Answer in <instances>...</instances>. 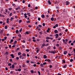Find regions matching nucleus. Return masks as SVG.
<instances>
[{"instance_id": "56", "label": "nucleus", "mask_w": 75, "mask_h": 75, "mask_svg": "<svg viewBox=\"0 0 75 75\" xmlns=\"http://www.w3.org/2000/svg\"><path fill=\"white\" fill-rule=\"evenodd\" d=\"M8 54V52H6L5 53V54L6 55Z\"/></svg>"}, {"instance_id": "28", "label": "nucleus", "mask_w": 75, "mask_h": 75, "mask_svg": "<svg viewBox=\"0 0 75 75\" xmlns=\"http://www.w3.org/2000/svg\"><path fill=\"white\" fill-rule=\"evenodd\" d=\"M19 23H21V22H22V20H19Z\"/></svg>"}, {"instance_id": "8", "label": "nucleus", "mask_w": 75, "mask_h": 75, "mask_svg": "<svg viewBox=\"0 0 75 75\" xmlns=\"http://www.w3.org/2000/svg\"><path fill=\"white\" fill-rule=\"evenodd\" d=\"M41 17L42 18H45V16L44 15H41Z\"/></svg>"}, {"instance_id": "18", "label": "nucleus", "mask_w": 75, "mask_h": 75, "mask_svg": "<svg viewBox=\"0 0 75 75\" xmlns=\"http://www.w3.org/2000/svg\"><path fill=\"white\" fill-rule=\"evenodd\" d=\"M19 32V31H18V30H16V34H18Z\"/></svg>"}, {"instance_id": "63", "label": "nucleus", "mask_w": 75, "mask_h": 75, "mask_svg": "<svg viewBox=\"0 0 75 75\" xmlns=\"http://www.w3.org/2000/svg\"><path fill=\"white\" fill-rule=\"evenodd\" d=\"M50 40H53V38H52V37H50Z\"/></svg>"}, {"instance_id": "26", "label": "nucleus", "mask_w": 75, "mask_h": 75, "mask_svg": "<svg viewBox=\"0 0 75 75\" xmlns=\"http://www.w3.org/2000/svg\"><path fill=\"white\" fill-rule=\"evenodd\" d=\"M18 71H19V72H20L21 71V69L19 68L18 69Z\"/></svg>"}, {"instance_id": "3", "label": "nucleus", "mask_w": 75, "mask_h": 75, "mask_svg": "<svg viewBox=\"0 0 75 75\" xmlns=\"http://www.w3.org/2000/svg\"><path fill=\"white\" fill-rule=\"evenodd\" d=\"M51 53L54 54L56 53V51H55V50H54L53 51H52Z\"/></svg>"}, {"instance_id": "15", "label": "nucleus", "mask_w": 75, "mask_h": 75, "mask_svg": "<svg viewBox=\"0 0 75 75\" xmlns=\"http://www.w3.org/2000/svg\"><path fill=\"white\" fill-rule=\"evenodd\" d=\"M51 21H54V18L53 17H52L51 18Z\"/></svg>"}, {"instance_id": "57", "label": "nucleus", "mask_w": 75, "mask_h": 75, "mask_svg": "<svg viewBox=\"0 0 75 75\" xmlns=\"http://www.w3.org/2000/svg\"><path fill=\"white\" fill-rule=\"evenodd\" d=\"M28 7H31V5H30V4H29L28 5Z\"/></svg>"}, {"instance_id": "62", "label": "nucleus", "mask_w": 75, "mask_h": 75, "mask_svg": "<svg viewBox=\"0 0 75 75\" xmlns=\"http://www.w3.org/2000/svg\"><path fill=\"white\" fill-rule=\"evenodd\" d=\"M17 41L16 40L15 41V42L14 43V44H17Z\"/></svg>"}, {"instance_id": "49", "label": "nucleus", "mask_w": 75, "mask_h": 75, "mask_svg": "<svg viewBox=\"0 0 75 75\" xmlns=\"http://www.w3.org/2000/svg\"><path fill=\"white\" fill-rule=\"evenodd\" d=\"M74 55V54H69V53L68 54V55H69V56H71V55Z\"/></svg>"}, {"instance_id": "17", "label": "nucleus", "mask_w": 75, "mask_h": 75, "mask_svg": "<svg viewBox=\"0 0 75 75\" xmlns=\"http://www.w3.org/2000/svg\"><path fill=\"white\" fill-rule=\"evenodd\" d=\"M45 45V43L43 44H42V47H44L45 46V47L46 46V45Z\"/></svg>"}, {"instance_id": "19", "label": "nucleus", "mask_w": 75, "mask_h": 75, "mask_svg": "<svg viewBox=\"0 0 75 75\" xmlns=\"http://www.w3.org/2000/svg\"><path fill=\"white\" fill-rule=\"evenodd\" d=\"M46 39H47V40H50V37H46Z\"/></svg>"}, {"instance_id": "32", "label": "nucleus", "mask_w": 75, "mask_h": 75, "mask_svg": "<svg viewBox=\"0 0 75 75\" xmlns=\"http://www.w3.org/2000/svg\"><path fill=\"white\" fill-rule=\"evenodd\" d=\"M13 41V39H11L10 42V43H11Z\"/></svg>"}, {"instance_id": "59", "label": "nucleus", "mask_w": 75, "mask_h": 75, "mask_svg": "<svg viewBox=\"0 0 75 75\" xmlns=\"http://www.w3.org/2000/svg\"><path fill=\"white\" fill-rule=\"evenodd\" d=\"M40 66L42 67H43V64H40Z\"/></svg>"}, {"instance_id": "23", "label": "nucleus", "mask_w": 75, "mask_h": 75, "mask_svg": "<svg viewBox=\"0 0 75 75\" xmlns=\"http://www.w3.org/2000/svg\"><path fill=\"white\" fill-rule=\"evenodd\" d=\"M12 6L14 7H16V4H12Z\"/></svg>"}, {"instance_id": "33", "label": "nucleus", "mask_w": 75, "mask_h": 75, "mask_svg": "<svg viewBox=\"0 0 75 75\" xmlns=\"http://www.w3.org/2000/svg\"><path fill=\"white\" fill-rule=\"evenodd\" d=\"M4 28L5 29H7V26H5Z\"/></svg>"}, {"instance_id": "55", "label": "nucleus", "mask_w": 75, "mask_h": 75, "mask_svg": "<svg viewBox=\"0 0 75 75\" xmlns=\"http://www.w3.org/2000/svg\"><path fill=\"white\" fill-rule=\"evenodd\" d=\"M29 33H28V32L26 31V34H29Z\"/></svg>"}, {"instance_id": "54", "label": "nucleus", "mask_w": 75, "mask_h": 75, "mask_svg": "<svg viewBox=\"0 0 75 75\" xmlns=\"http://www.w3.org/2000/svg\"><path fill=\"white\" fill-rule=\"evenodd\" d=\"M38 74L39 75H40V71H38Z\"/></svg>"}, {"instance_id": "61", "label": "nucleus", "mask_w": 75, "mask_h": 75, "mask_svg": "<svg viewBox=\"0 0 75 75\" xmlns=\"http://www.w3.org/2000/svg\"><path fill=\"white\" fill-rule=\"evenodd\" d=\"M59 44H57L56 45V46H57V47H59Z\"/></svg>"}, {"instance_id": "53", "label": "nucleus", "mask_w": 75, "mask_h": 75, "mask_svg": "<svg viewBox=\"0 0 75 75\" xmlns=\"http://www.w3.org/2000/svg\"><path fill=\"white\" fill-rule=\"evenodd\" d=\"M38 26L39 27H42V25H39Z\"/></svg>"}, {"instance_id": "58", "label": "nucleus", "mask_w": 75, "mask_h": 75, "mask_svg": "<svg viewBox=\"0 0 75 75\" xmlns=\"http://www.w3.org/2000/svg\"><path fill=\"white\" fill-rule=\"evenodd\" d=\"M56 8H57V9H59V7L57 6L56 7Z\"/></svg>"}, {"instance_id": "27", "label": "nucleus", "mask_w": 75, "mask_h": 75, "mask_svg": "<svg viewBox=\"0 0 75 75\" xmlns=\"http://www.w3.org/2000/svg\"><path fill=\"white\" fill-rule=\"evenodd\" d=\"M55 26H56V27H58V24H56Z\"/></svg>"}, {"instance_id": "48", "label": "nucleus", "mask_w": 75, "mask_h": 75, "mask_svg": "<svg viewBox=\"0 0 75 75\" xmlns=\"http://www.w3.org/2000/svg\"><path fill=\"white\" fill-rule=\"evenodd\" d=\"M62 62H63V63H65V61L64 60H62Z\"/></svg>"}, {"instance_id": "43", "label": "nucleus", "mask_w": 75, "mask_h": 75, "mask_svg": "<svg viewBox=\"0 0 75 75\" xmlns=\"http://www.w3.org/2000/svg\"><path fill=\"white\" fill-rule=\"evenodd\" d=\"M25 0H23L22 1V3H25Z\"/></svg>"}, {"instance_id": "35", "label": "nucleus", "mask_w": 75, "mask_h": 75, "mask_svg": "<svg viewBox=\"0 0 75 75\" xmlns=\"http://www.w3.org/2000/svg\"><path fill=\"white\" fill-rule=\"evenodd\" d=\"M72 42V41L71 40H70L69 41V44H70V43H71Z\"/></svg>"}, {"instance_id": "37", "label": "nucleus", "mask_w": 75, "mask_h": 75, "mask_svg": "<svg viewBox=\"0 0 75 75\" xmlns=\"http://www.w3.org/2000/svg\"><path fill=\"white\" fill-rule=\"evenodd\" d=\"M18 36L19 37H20V38H21V35L20 34H19L18 35Z\"/></svg>"}, {"instance_id": "45", "label": "nucleus", "mask_w": 75, "mask_h": 75, "mask_svg": "<svg viewBox=\"0 0 75 75\" xmlns=\"http://www.w3.org/2000/svg\"><path fill=\"white\" fill-rule=\"evenodd\" d=\"M74 61V60H73V59H71L70 60V62H72V61Z\"/></svg>"}, {"instance_id": "42", "label": "nucleus", "mask_w": 75, "mask_h": 75, "mask_svg": "<svg viewBox=\"0 0 75 75\" xmlns=\"http://www.w3.org/2000/svg\"><path fill=\"white\" fill-rule=\"evenodd\" d=\"M49 37H53V35H49Z\"/></svg>"}, {"instance_id": "30", "label": "nucleus", "mask_w": 75, "mask_h": 75, "mask_svg": "<svg viewBox=\"0 0 75 75\" xmlns=\"http://www.w3.org/2000/svg\"><path fill=\"white\" fill-rule=\"evenodd\" d=\"M20 50V48H17L16 50V51L17 52V51H18V50Z\"/></svg>"}, {"instance_id": "44", "label": "nucleus", "mask_w": 75, "mask_h": 75, "mask_svg": "<svg viewBox=\"0 0 75 75\" xmlns=\"http://www.w3.org/2000/svg\"><path fill=\"white\" fill-rule=\"evenodd\" d=\"M5 40H7V37L5 36L4 38Z\"/></svg>"}, {"instance_id": "38", "label": "nucleus", "mask_w": 75, "mask_h": 75, "mask_svg": "<svg viewBox=\"0 0 75 75\" xmlns=\"http://www.w3.org/2000/svg\"><path fill=\"white\" fill-rule=\"evenodd\" d=\"M21 31H22V28H21V29H20L19 30L20 33H21Z\"/></svg>"}, {"instance_id": "4", "label": "nucleus", "mask_w": 75, "mask_h": 75, "mask_svg": "<svg viewBox=\"0 0 75 75\" xmlns=\"http://www.w3.org/2000/svg\"><path fill=\"white\" fill-rule=\"evenodd\" d=\"M55 36H56L55 37V38H58V37L59 36V35L58 34H56L55 35Z\"/></svg>"}, {"instance_id": "36", "label": "nucleus", "mask_w": 75, "mask_h": 75, "mask_svg": "<svg viewBox=\"0 0 75 75\" xmlns=\"http://www.w3.org/2000/svg\"><path fill=\"white\" fill-rule=\"evenodd\" d=\"M31 72L32 74H34V71L33 70H32L31 71Z\"/></svg>"}, {"instance_id": "22", "label": "nucleus", "mask_w": 75, "mask_h": 75, "mask_svg": "<svg viewBox=\"0 0 75 75\" xmlns=\"http://www.w3.org/2000/svg\"><path fill=\"white\" fill-rule=\"evenodd\" d=\"M0 17H4V15H1V13H0Z\"/></svg>"}, {"instance_id": "10", "label": "nucleus", "mask_w": 75, "mask_h": 75, "mask_svg": "<svg viewBox=\"0 0 75 75\" xmlns=\"http://www.w3.org/2000/svg\"><path fill=\"white\" fill-rule=\"evenodd\" d=\"M67 67V65L65 64L63 67L64 68H66Z\"/></svg>"}, {"instance_id": "12", "label": "nucleus", "mask_w": 75, "mask_h": 75, "mask_svg": "<svg viewBox=\"0 0 75 75\" xmlns=\"http://www.w3.org/2000/svg\"><path fill=\"white\" fill-rule=\"evenodd\" d=\"M48 3H49V4L51 5V1L50 0H49L48 1Z\"/></svg>"}, {"instance_id": "40", "label": "nucleus", "mask_w": 75, "mask_h": 75, "mask_svg": "<svg viewBox=\"0 0 75 75\" xmlns=\"http://www.w3.org/2000/svg\"><path fill=\"white\" fill-rule=\"evenodd\" d=\"M8 66H11V63H9L8 64Z\"/></svg>"}, {"instance_id": "47", "label": "nucleus", "mask_w": 75, "mask_h": 75, "mask_svg": "<svg viewBox=\"0 0 75 75\" xmlns=\"http://www.w3.org/2000/svg\"><path fill=\"white\" fill-rule=\"evenodd\" d=\"M16 59H17V60H18V59H19V58L18 57H16Z\"/></svg>"}, {"instance_id": "51", "label": "nucleus", "mask_w": 75, "mask_h": 75, "mask_svg": "<svg viewBox=\"0 0 75 75\" xmlns=\"http://www.w3.org/2000/svg\"><path fill=\"white\" fill-rule=\"evenodd\" d=\"M38 21H40V20H41V19H40V18H38Z\"/></svg>"}, {"instance_id": "25", "label": "nucleus", "mask_w": 75, "mask_h": 75, "mask_svg": "<svg viewBox=\"0 0 75 75\" xmlns=\"http://www.w3.org/2000/svg\"><path fill=\"white\" fill-rule=\"evenodd\" d=\"M43 65H47V63L46 62H45L44 63H43Z\"/></svg>"}, {"instance_id": "13", "label": "nucleus", "mask_w": 75, "mask_h": 75, "mask_svg": "<svg viewBox=\"0 0 75 75\" xmlns=\"http://www.w3.org/2000/svg\"><path fill=\"white\" fill-rule=\"evenodd\" d=\"M22 54V53L21 52H19L18 53V55H21Z\"/></svg>"}, {"instance_id": "50", "label": "nucleus", "mask_w": 75, "mask_h": 75, "mask_svg": "<svg viewBox=\"0 0 75 75\" xmlns=\"http://www.w3.org/2000/svg\"><path fill=\"white\" fill-rule=\"evenodd\" d=\"M27 63L28 64V63H29V62H30V61L29 60H27V61H26Z\"/></svg>"}, {"instance_id": "52", "label": "nucleus", "mask_w": 75, "mask_h": 75, "mask_svg": "<svg viewBox=\"0 0 75 75\" xmlns=\"http://www.w3.org/2000/svg\"><path fill=\"white\" fill-rule=\"evenodd\" d=\"M61 38H58V40L59 41H60V40H61Z\"/></svg>"}, {"instance_id": "60", "label": "nucleus", "mask_w": 75, "mask_h": 75, "mask_svg": "<svg viewBox=\"0 0 75 75\" xmlns=\"http://www.w3.org/2000/svg\"><path fill=\"white\" fill-rule=\"evenodd\" d=\"M9 10L10 11V10H12V8H10L9 9Z\"/></svg>"}, {"instance_id": "11", "label": "nucleus", "mask_w": 75, "mask_h": 75, "mask_svg": "<svg viewBox=\"0 0 75 75\" xmlns=\"http://www.w3.org/2000/svg\"><path fill=\"white\" fill-rule=\"evenodd\" d=\"M54 33L56 34V33H58V30H55L54 31Z\"/></svg>"}, {"instance_id": "1", "label": "nucleus", "mask_w": 75, "mask_h": 75, "mask_svg": "<svg viewBox=\"0 0 75 75\" xmlns=\"http://www.w3.org/2000/svg\"><path fill=\"white\" fill-rule=\"evenodd\" d=\"M19 58H20V59H21V58L22 59H24V57L22 56H21V55L19 57Z\"/></svg>"}, {"instance_id": "39", "label": "nucleus", "mask_w": 75, "mask_h": 75, "mask_svg": "<svg viewBox=\"0 0 75 75\" xmlns=\"http://www.w3.org/2000/svg\"><path fill=\"white\" fill-rule=\"evenodd\" d=\"M33 42H36V41H37V40H36L33 39Z\"/></svg>"}, {"instance_id": "31", "label": "nucleus", "mask_w": 75, "mask_h": 75, "mask_svg": "<svg viewBox=\"0 0 75 75\" xmlns=\"http://www.w3.org/2000/svg\"><path fill=\"white\" fill-rule=\"evenodd\" d=\"M22 47H23V48H25V46L22 45Z\"/></svg>"}, {"instance_id": "29", "label": "nucleus", "mask_w": 75, "mask_h": 75, "mask_svg": "<svg viewBox=\"0 0 75 75\" xmlns=\"http://www.w3.org/2000/svg\"><path fill=\"white\" fill-rule=\"evenodd\" d=\"M26 51H27V52H29V51H30V50L28 49H26Z\"/></svg>"}, {"instance_id": "20", "label": "nucleus", "mask_w": 75, "mask_h": 75, "mask_svg": "<svg viewBox=\"0 0 75 75\" xmlns=\"http://www.w3.org/2000/svg\"><path fill=\"white\" fill-rule=\"evenodd\" d=\"M59 49L60 50H62V48L61 47H59Z\"/></svg>"}, {"instance_id": "9", "label": "nucleus", "mask_w": 75, "mask_h": 75, "mask_svg": "<svg viewBox=\"0 0 75 75\" xmlns=\"http://www.w3.org/2000/svg\"><path fill=\"white\" fill-rule=\"evenodd\" d=\"M22 55L23 57H25L26 56V54L25 53H23Z\"/></svg>"}, {"instance_id": "6", "label": "nucleus", "mask_w": 75, "mask_h": 75, "mask_svg": "<svg viewBox=\"0 0 75 75\" xmlns=\"http://www.w3.org/2000/svg\"><path fill=\"white\" fill-rule=\"evenodd\" d=\"M10 56L12 57V58H14V55L13 54H11L10 55Z\"/></svg>"}, {"instance_id": "34", "label": "nucleus", "mask_w": 75, "mask_h": 75, "mask_svg": "<svg viewBox=\"0 0 75 75\" xmlns=\"http://www.w3.org/2000/svg\"><path fill=\"white\" fill-rule=\"evenodd\" d=\"M40 51V49H38L37 50L36 52H37V53H38V52L39 51Z\"/></svg>"}, {"instance_id": "2", "label": "nucleus", "mask_w": 75, "mask_h": 75, "mask_svg": "<svg viewBox=\"0 0 75 75\" xmlns=\"http://www.w3.org/2000/svg\"><path fill=\"white\" fill-rule=\"evenodd\" d=\"M66 5L67 6V5H69V1H66Z\"/></svg>"}, {"instance_id": "24", "label": "nucleus", "mask_w": 75, "mask_h": 75, "mask_svg": "<svg viewBox=\"0 0 75 75\" xmlns=\"http://www.w3.org/2000/svg\"><path fill=\"white\" fill-rule=\"evenodd\" d=\"M3 30H1L0 32V33L2 34L3 33Z\"/></svg>"}, {"instance_id": "41", "label": "nucleus", "mask_w": 75, "mask_h": 75, "mask_svg": "<svg viewBox=\"0 0 75 75\" xmlns=\"http://www.w3.org/2000/svg\"><path fill=\"white\" fill-rule=\"evenodd\" d=\"M42 25H43V26L44 27V26H45V24L44 23H42Z\"/></svg>"}, {"instance_id": "16", "label": "nucleus", "mask_w": 75, "mask_h": 75, "mask_svg": "<svg viewBox=\"0 0 75 75\" xmlns=\"http://www.w3.org/2000/svg\"><path fill=\"white\" fill-rule=\"evenodd\" d=\"M67 52H67V51H64V55H66V54H67Z\"/></svg>"}, {"instance_id": "14", "label": "nucleus", "mask_w": 75, "mask_h": 75, "mask_svg": "<svg viewBox=\"0 0 75 75\" xmlns=\"http://www.w3.org/2000/svg\"><path fill=\"white\" fill-rule=\"evenodd\" d=\"M44 58L45 59H46L47 58V56H46V55H44Z\"/></svg>"}, {"instance_id": "64", "label": "nucleus", "mask_w": 75, "mask_h": 75, "mask_svg": "<svg viewBox=\"0 0 75 75\" xmlns=\"http://www.w3.org/2000/svg\"><path fill=\"white\" fill-rule=\"evenodd\" d=\"M58 31H61V29L59 28V29H58Z\"/></svg>"}, {"instance_id": "5", "label": "nucleus", "mask_w": 75, "mask_h": 75, "mask_svg": "<svg viewBox=\"0 0 75 75\" xmlns=\"http://www.w3.org/2000/svg\"><path fill=\"white\" fill-rule=\"evenodd\" d=\"M47 62H48L49 63H51V62H52V60H50V59H48L47 60Z\"/></svg>"}, {"instance_id": "46", "label": "nucleus", "mask_w": 75, "mask_h": 75, "mask_svg": "<svg viewBox=\"0 0 75 75\" xmlns=\"http://www.w3.org/2000/svg\"><path fill=\"white\" fill-rule=\"evenodd\" d=\"M12 16V13H11L10 14H9V16L10 17H11Z\"/></svg>"}, {"instance_id": "21", "label": "nucleus", "mask_w": 75, "mask_h": 75, "mask_svg": "<svg viewBox=\"0 0 75 75\" xmlns=\"http://www.w3.org/2000/svg\"><path fill=\"white\" fill-rule=\"evenodd\" d=\"M47 49L48 50H50L51 49V46H49L47 47Z\"/></svg>"}, {"instance_id": "7", "label": "nucleus", "mask_w": 75, "mask_h": 75, "mask_svg": "<svg viewBox=\"0 0 75 75\" xmlns=\"http://www.w3.org/2000/svg\"><path fill=\"white\" fill-rule=\"evenodd\" d=\"M14 67H15V66H14V64H13L12 66V69H14Z\"/></svg>"}]
</instances>
